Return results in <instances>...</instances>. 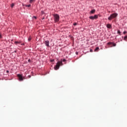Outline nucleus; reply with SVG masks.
I'll use <instances>...</instances> for the list:
<instances>
[{"label": "nucleus", "instance_id": "obj_1", "mask_svg": "<svg viewBox=\"0 0 127 127\" xmlns=\"http://www.w3.org/2000/svg\"><path fill=\"white\" fill-rule=\"evenodd\" d=\"M118 16V13H114L112 14H111L110 16L108 17V20H112V19H114V18H116Z\"/></svg>", "mask_w": 127, "mask_h": 127}, {"label": "nucleus", "instance_id": "obj_2", "mask_svg": "<svg viewBox=\"0 0 127 127\" xmlns=\"http://www.w3.org/2000/svg\"><path fill=\"white\" fill-rule=\"evenodd\" d=\"M63 64H62V62L59 61L58 62L57 64L55 66L54 68L55 70H58L59 69V67H60V65H62Z\"/></svg>", "mask_w": 127, "mask_h": 127}, {"label": "nucleus", "instance_id": "obj_3", "mask_svg": "<svg viewBox=\"0 0 127 127\" xmlns=\"http://www.w3.org/2000/svg\"><path fill=\"white\" fill-rule=\"evenodd\" d=\"M54 17L55 22H58V21H59V19L60 18L59 15L57 14H54Z\"/></svg>", "mask_w": 127, "mask_h": 127}, {"label": "nucleus", "instance_id": "obj_4", "mask_svg": "<svg viewBox=\"0 0 127 127\" xmlns=\"http://www.w3.org/2000/svg\"><path fill=\"white\" fill-rule=\"evenodd\" d=\"M90 19L94 20V19H97L98 18V15H94V16H90L89 17Z\"/></svg>", "mask_w": 127, "mask_h": 127}, {"label": "nucleus", "instance_id": "obj_5", "mask_svg": "<svg viewBox=\"0 0 127 127\" xmlns=\"http://www.w3.org/2000/svg\"><path fill=\"white\" fill-rule=\"evenodd\" d=\"M17 77L19 78V81H23V79H25V78L22 77V75L21 74H17Z\"/></svg>", "mask_w": 127, "mask_h": 127}, {"label": "nucleus", "instance_id": "obj_6", "mask_svg": "<svg viewBox=\"0 0 127 127\" xmlns=\"http://www.w3.org/2000/svg\"><path fill=\"white\" fill-rule=\"evenodd\" d=\"M44 43L46 46H47V47H49V41L46 40L45 41Z\"/></svg>", "mask_w": 127, "mask_h": 127}, {"label": "nucleus", "instance_id": "obj_7", "mask_svg": "<svg viewBox=\"0 0 127 127\" xmlns=\"http://www.w3.org/2000/svg\"><path fill=\"white\" fill-rule=\"evenodd\" d=\"M108 45H112V46H116L117 45V44H116L115 43H112V42H108Z\"/></svg>", "mask_w": 127, "mask_h": 127}, {"label": "nucleus", "instance_id": "obj_8", "mask_svg": "<svg viewBox=\"0 0 127 127\" xmlns=\"http://www.w3.org/2000/svg\"><path fill=\"white\" fill-rule=\"evenodd\" d=\"M106 26L107 28H112V25L111 24H107Z\"/></svg>", "mask_w": 127, "mask_h": 127}, {"label": "nucleus", "instance_id": "obj_9", "mask_svg": "<svg viewBox=\"0 0 127 127\" xmlns=\"http://www.w3.org/2000/svg\"><path fill=\"white\" fill-rule=\"evenodd\" d=\"M95 12H96V10L95 9L91 10L90 11V13L91 14L95 13Z\"/></svg>", "mask_w": 127, "mask_h": 127}, {"label": "nucleus", "instance_id": "obj_10", "mask_svg": "<svg viewBox=\"0 0 127 127\" xmlns=\"http://www.w3.org/2000/svg\"><path fill=\"white\" fill-rule=\"evenodd\" d=\"M14 43H15V44H17V43H18V44H20V43H21V42L15 41V42H14Z\"/></svg>", "mask_w": 127, "mask_h": 127}, {"label": "nucleus", "instance_id": "obj_11", "mask_svg": "<svg viewBox=\"0 0 127 127\" xmlns=\"http://www.w3.org/2000/svg\"><path fill=\"white\" fill-rule=\"evenodd\" d=\"M99 47H96L95 49V51H99Z\"/></svg>", "mask_w": 127, "mask_h": 127}, {"label": "nucleus", "instance_id": "obj_12", "mask_svg": "<svg viewBox=\"0 0 127 127\" xmlns=\"http://www.w3.org/2000/svg\"><path fill=\"white\" fill-rule=\"evenodd\" d=\"M25 6H26V7H30V6H31V4L25 5Z\"/></svg>", "mask_w": 127, "mask_h": 127}, {"label": "nucleus", "instance_id": "obj_13", "mask_svg": "<svg viewBox=\"0 0 127 127\" xmlns=\"http://www.w3.org/2000/svg\"><path fill=\"white\" fill-rule=\"evenodd\" d=\"M13 6H14V3H12L11 4V7H13Z\"/></svg>", "mask_w": 127, "mask_h": 127}, {"label": "nucleus", "instance_id": "obj_14", "mask_svg": "<svg viewBox=\"0 0 127 127\" xmlns=\"http://www.w3.org/2000/svg\"><path fill=\"white\" fill-rule=\"evenodd\" d=\"M117 33H118V34H121V31H120V30H118Z\"/></svg>", "mask_w": 127, "mask_h": 127}, {"label": "nucleus", "instance_id": "obj_15", "mask_svg": "<svg viewBox=\"0 0 127 127\" xmlns=\"http://www.w3.org/2000/svg\"><path fill=\"white\" fill-rule=\"evenodd\" d=\"M28 40V41H30L31 40V37H29Z\"/></svg>", "mask_w": 127, "mask_h": 127}, {"label": "nucleus", "instance_id": "obj_16", "mask_svg": "<svg viewBox=\"0 0 127 127\" xmlns=\"http://www.w3.org/2000/svg\"><path fill=\"white\" fill-rule=\"evenodd\" d=\"M33 18H34L35 19H36L37 18L36 17V16H33Z\"/></svg>", "mask_w": 127, "mask_h": 127}, {"label": "nucleus", "instance_id": "obj_17", "mask_svg": "<svg viewBox=\"0 0 127 127\" xmlns=\"http://www.w3.org/2000/svg\"><path fill=\"white\" fill-rule=\"evenodd\" d=\"M32 1H33V0H30V3H31L32 2Z\"/></svg>", "mask_w": 127, "mask_h": 127}, {"label": "nucleus", "instance_id": "obj_18", "mask_svg": "<svg viewBox=\"0 0 127 127\" xmlns=\"http://www.w3.org/2000/svg\"><path fill=\"white\" fill-rule=\"evenodd\" d=\"M65 61H66V60H65L64 59L63 60V62H65Z\"/></svg>", "mask_w": 127, "mask_h": 127}, {"label": "nucleus", "instance_id": "obj_19", "mask_svg": "<svg viewBox=\"0 0 127 127\" xmlns=\"http://www.w3.org/2000/svg\"><path fill=\"white\" fill-rule=\"evenodd\" d=\"M73 25H77V23H74V24H73Z\"/></svg>", "mask_w": 127, "mask_h": 127}, {"label": "nucleus", "instance_id": "obj_20", "mask_svg": "<svg viewBox=\"0 0 127 127\" xmlns=\"http://www.w3.org/2000/svg\"><path fill=\"white\" fill-rule=\"evenodd\" d=\"M123 33H124V34H126V33H127V31H124V32H123Z\"/></svg>", "mask_w": 127, "mask_h": 127}, {"label": "nucleus", "instance_id": "obj_21", "mask_svg": "<svg viewBox=\"0 0 127 127\" xmlns=\"http://www.w3.org/2000/svg\"><path fill=\"white\" fill-rule=\"evenodd\" d=\"M75 54H76V55H78V54H79V53H78V52H76L75 53Z\"/></svg>", "mask_w": 127, "mask_h": 127}, {"label": "nucleus", "instance_id": "obj_22", "mask_svg": "<svg viewBox=\"0 0 127 127\" xmlns=\"http://www.w3.org/2000/svg\"><path fill=\"white\" fill-rule=\"evenodd\" d=\"M90 51V52H93V50L91 49Z\"/></svg>", "mask_w": 127, "mask_h": 127}, {"label": "nucleus", "instance_id": "obj_23", "mask_svg": "<svg viewBox=\"0 0 127 127\" xmlns=\"http://www.w3.org/2000/svg\"><path fill=\"white\" fill-rule=\"evenodd\" d=\"M9 71L6 70V73H9Z\"/></svg>", "mask_w": 127, "mask_h": 127}, {"label": "nucleus", "instance_id": "obj_24", "mask_svg": "<svg viewBox=\"0 0 127 127\" xmlns=\"http://www.w3.org/2000/svg\"><path fill=\"white\" fill-rule=\"evenodd\" d=\"M42 14H44V11H42Z\"/></svg>", "mask_w": 127, "mask_h": 127}, {"label": "nucleus", "instance_id": "obj_25", "mask_svg": "<svg viewBox=\"0 0 127 127\" xmlns=\"http://www.w3.org/2000/svg\"><path fill=\"white\" fill-rule=\"evenodd\" d=\"M0 38H1V35L0 34Z\"/></svg>", "mask_w": 127, "mask_h": 127}, {"label": "nucleus", "instance_id": "obj_26", "mask_svg": "<svg viewBox=\"0 0 127 127\" xmlns=\"http://www.w3.org/2000/svg\"><path fill=\"white\" fill-rule=\"evenodd\" d=\"M21 45H24V43L21 44Z\"/></svg>", "mask_w": 127, "mask_h": 127}, {"label": "nucleus", "instance_id": "obj_27", "mask_svg": "<svg viewBox=\"0 0 127 127\" xmlns=\"http://www.w3.org/2000/svg\"><path fill=\"white\" fill-rule=\"evenodd\" d=\"M53 61H54V60L51 61L52 62H53Z\"/></svg>", "mask_w": 127, "mask_h": 127}, {"label": "nucleus", "instance_id": "obj_28", "mask_svg": "<svg viewBox=\"0 0 127 127\" xmlns=\"http://www.w3.org/2000/svg\"><path fill=\"white\" fill-rule=\"evenodd\" d=\"M42 19H44V18H43Z\"/></svg>", "mask_w": 127, "mask_h": 127}]
</instances>
